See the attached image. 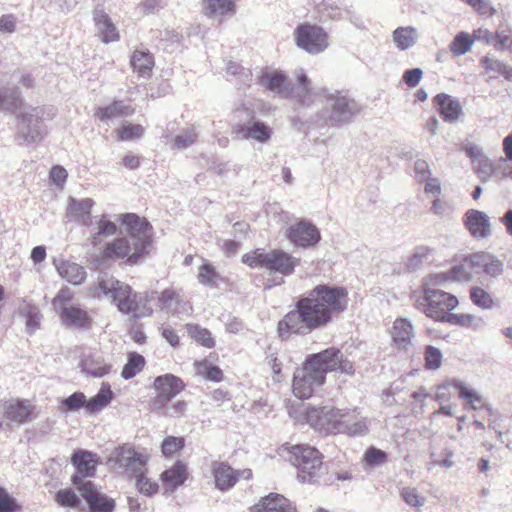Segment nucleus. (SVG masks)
Segmentation results:
<instances>
[{
	"instance_id": "f257e3e1",
	"label": "nucleus",
	"mask_w": 512,
	"mask_h": 512,
	"mask_svg": "<svg viewBox=\"0 0 512 512\" xmlns=\"http://www.w3.org/2000/svg\"><path fill=\"white\" fill-rule=\"evenodd\" d=\"M349 298L346 288L326 284L317 285L295 304L278 323L281 336L289 333L306 335L329 324L335 315L343 313Z\"/></svg>"
},
{
	"instance_id": "f03ea898",
	"label": "nucleus",
	"mask_w": 512,
	"mask_h": 512,
	"mask_svg": "<svg viewBox=\"0 0 512 512\" xmlns=\"http://www.w3.org/2000/svg\"><path fill=\"white\" fill-rule=\"evenodd\" d=\"M330 371L353 375L355 369L353 363L344 357L343 353L337 348L331 347L312 354L307 357L303 366L294 373L293 394L298 399L310 398L314 390L324 384L326 374Z\"/></svg>"
},
{
	"instance_id": "7ed1b4c3",
	"label": "nucleus",
	"mask_w": 512,
	"mask_h": 512,
	"mask_svg": "<svg viewBox=\"0 0 512 512\" xmlns=\"http://www.w3.org/2000/svg\"><path fill=\"white\" fill-rule=\"evenodd\" d=\"M120 220L128 236L107 243L99 259L103 262L123 259L129 265L137 264L151 245V226L144 218L133 213L121 215Z\"/></svg>"
},
{
	"instance_id": "20e7f679",
	"label": "nucleus",
	"mask_w": 512,
	"mask_h": 512,
	"mask_svg": "<svg viewBox=\"0 0 512 512\" xmlns=\"http://www.w3.org/2000/svg\"><path fill=\"white\" fill-rule=\"evenodd\" d=\"M294 78L295 82L292 83L282 71L275 70L261 73L258 80L265 90L281 98L294 99L304 106L312 105L317 93L305 71L302 68L295 70Z\"/></svg>"
},
{
	"instance_id": "39448f33",
	"label": "nucleus",
	"mask_w": 512,
	"mask_h": 512,
	"mask_svg": "<svg viewBox=\"0 0 512 512\" xmlns=\"http://www.w3.org/2000/svg\"><path fill=\"white\" fill-rule=\"evenodd\" d=\"M91 295L100 298L104 295L114 303L123 314H133L140 318L151 314V309L145 307V299L132 288L112 276H103L96 286L91 288Z\"/></svg>"
},
{
	"instance_id": "423d86ee",
	"label": "nucleus",
	"mask_w": 512,
	"mask_h": 512,
	"mask_svg": "<svg viewBox=\"0 0 512 512\" xmlns=\"http://www.w3.org/2000/svg\"><path fill=\"white\" fill-rule=\"evenodd\" d=\"M242 262L251 268L266 270L270 275L281 276L275 285L284 282V277L291 275L300 264V259L282 249H255L243 255Z\"/></svg>"
},
{
	"instance_id": "0eeeda50",
	"label": "nucleus",
	"mask_w": 512,
	"mask_h": 512,
	"mask_svg": "<svg viewBox=\"0 0 512 512\" xmlns=\"http://www.w3.org/2000/svg\"><path fill=\"white\" fill-rule=\"evenodd\" d=\"M437 286L431 283L429 276L422 285L423 296L415 300V307L435 321L446 322L451 311L459 305V300L453 294L436 288Z\"/></svg>"
},
{
	"instance_id": "6e6552de",
	"label": "nucleus",
	"mask_w": 512,
	"mask_h": 512,
	"mask_svg": "<svg viewBox=\"0 0 512 512\" xmlns=\"http://www.w3.org/2000/svg\"><path fill=\"white\" fill-rule=\"evenodd\" d=\"M317 97L323 98V108L319 118L329 126L341 127L352 121L360 108L357 102L340 91L328 93L326 90L315 91Z\"/></svg>"
},
{
	"instance_id": "1a4fd4ad",
	"label": "nucleus",
	"mask_w": 512,
	"mask_h": 512,
	"mask_svg": "<svg viewBox=\"0 0 512 512\" xmlns=\"http://www.w3.org/2000/svg\"><path fill=\"white\" fill-rule=\"evenodd\" d=\"M289 415L297 422L307 423L315 430L327 434L339 433L345 430L341 422L342 410L331 407H309L305 404H298L289 409Z\"/></svg>"
},
{
	"instance_id": "9d476101",
	"label": "nucleus",
	"mask_w": 512,
	"mask_h": 512,
	"mask_svg": "<svg viewBox=\"0 0 512 512\" xmlns=\"http://www.w3.org/2000/svg\"><path fill=\"white\" fill-rule=\"evenodd\" d=\"M150 458L145 449H136L129 443L115 447L109 454L107 464L116 471L127 473L132 477L145 469Z\"/></svg>"
},
{
	"instance_id": "9b49d317",
	"label": "nucleus",
	"mask_w": 512,
	"mask_h": 512,
	"mask_svg": "<svg viewBox=\"0 0 512 512\" xmlns=\"http://www.w3.org/2000/svg\"><path fill=\"white\" fill-rule=\"evenodd\" d=\"M290 461L297 468V477L303 483L315 481L322 473L319 451L307 445H294L289 449Z\"/></svg>"
},
{
	"instance_id": "f8f14e48",
	"label": "nucleus",
	"mask_w": 512,
	"mask_h": 512,
	"mask_svg": "<svg viewBox=\"0 0 512 512\" xmlns=\"http://www.w3.org/2000/svg\"><path fill=\"white\" fill-rule=\"evenodd\" d=\"M73 292L61 288L52 300L53 310L59 313L62 324L69 328H86L91 323L88 312L79 305H73Z\"/></svg>"
},
{
	"instance_id": "ddd939ff",
	"label": "nucleus",
	"mask_w": 512,
	"mask_h": 512,
	"mask_svg": "<svg viewBox=\"0 0 512 512\" xmlns=\"http://www.w3.org/2000/svg\"><path fill=\"white\" fill-rule=\"evenodd\" d=\"M44 114V107L24 106L16 115L18 137L26 143L41 140L45 134Z\"/></svg>"
},
{
	"instance_id": "4468645a",
	"label": "nucleus",
	"mask_w": 512,
	"mask_h": 512,
	"mask_svg": "<svg viewBox=\"0 0 512 512\" xmlns=\"http://www.w3.org/2000/svg\"><path fill=\"white\" fill-rule=\"evenodd\" d=\"M293 37L296 46L310 55L320 54L329 47L327 31L316 24L306 22L298 25Z\"/></svg>"
},
{
	"instance_id": "2eb2a0df",
	"label": "nucleus",
	"mask_w": 512,
	"mask_h": 512,
	"mask_svg": "<svg viewBox=\"0 0 512 512\" xmlns=\"http://www.w3.org/2000/svg\"><path fill=\"white\" fill-rule=\"evenodd\" d=\"M73 484L86 501L90 512H113L115 509V501L102 493L92 481H83L76 476Z\"/></svg>"
},
{
	"instance_id": "dca6fc26",
	"label": "nucleus",
	"mask_w": 512,
	"mask_h": 512,
	"mask_svg": "<svg viewBox=\"0 0 512 512\" xmlns=\"http://www.w3.org/2000/svg\"><path fill=\"white\" fill-rule=\"evenodd\" d=\"M154 388L157 395L152 400V409L161 412L166 404L184 389V383L179 377L165 374L155 378Z\"/></svg>"
},
{
	"instance_id": "f3484780",
	"label": "nucleus",
	"mask_w": 512,
	"mask_h": 512,
	"mask_svg": "<svg viewBox=\"0 0 512 512\" xmlns=\"http://www.w3.org/2000/svg\"><path fill=\"white\" fill-rule=\"evenodd\" d=\"M472 260L473 254L466 256L459 264L454 265L448 271L430 275L431 283L436 285H446L447 283L469 281L473 276V272L476 271Z\"/></svg>"
},
{
	"instance_id": "a211bd4d",
	"label": "nucleus",
	"mask_w": 512,
	"mask_h": 512,
	"mask_svg": "<svg viewBox=\"0 0 512 512\" xmlns=\"http://www.w3.org/2000/svg\"><path fill=\"white\" fill-rule=\"evenodd\" d=\"M285 235L292 244L303 248L314 246L321 239L319 229L306 220H301L291 225L286 230Z\"/></svg>"
},
{
	"instance_id": "6ab92c4d",
	"label": "nucleus",
	"mask_w": 512,
	"mask_h": 512,
	"mask_svg": "<svg viewBox=\"0 0 512 512\" xmlns=\"http://www.w3.org/2000/svg\"><path fill=\"white\" fill-rule=\"evenodd\" d=\"M234 132L240 139L254 140L258 143H268L273 135V129L259 120H249L244 124L237 125Z\"/></svg>"
},
{
	"instance_id": "aec40b11",
	"label": "nucleus",
	"mask_w": 512,
	"mask_h": 512,
	"mask_svg": "<svg viewBox=\"0 0 512 512\" xmlns=\"http://www.w3.org/2000/svg\"><path fill=\"white\" fill-rule=\"evenodd\" d=\"M34 405L26 399H10L2 403L5 418L16 425L28 421L34 411Z\"/></svg>"
},
{
	"instance_id": "412c9836",
	"label": "nucleus",
	"mask_w": 512,
	"mask_h": 512,
	"mask_svg": "<svg viewBox=\"0 0 512 512\" xmlns=\"http://www.w3.org/2000/svg\"><path fill=\"white\" fill-rule=\"evenodd\" d=\"M94 201L90 198L76 199L69 197L66 208V217L69 221H74L83 226L92 224L91 211Z\"/></svg>"
},
{
	"instance_id": "4be33fe9",
	"label": "nucleus",
	"mask_w": 512,
	"mask_h": 512,
	"mask_svg": "<svg viewBox=\"0 0 512 512\" xmlns=\"http://www.w3.org/2000/svg\"><path fill=\"white\" fill-rule=\"evenodd\" d=\"M215 485L219 490H228L233 487L239 478L250 479L252 471L244 469L235 471L232 467L225 463H219L213 470Z\"/></svg>"
},
{
	"instance_id": "5701e85b",
	"label": "nucleus",
	"mask_w": 512,
	"mask_h": 512,
	"mask_svg": "<svg viewBox=\"0 0 512 512\" xmlns=\"http://www.w3.org/2000/svg\"><path fill=\"white\" fill-rule=\"evenodd\" d=\"M465 226L471 235L477 239H484L492 234L489 216L479 210L470 209L465 213Z\"/></svg>"
},
{
	"instance_id": "b1692460",
	"label": "nucleus",
	"mask_w": 512,
	"mask_h": 512,
	"mask_svg": "<svg viewBox=\"0 0 512 512\" xmlns=\"http://www.w3.org/2000/svg\"><path fill=\"white\" fill-rule=\"evenodd\" d=\"M79 365L81 367L82 373L86 377L92 378L105 377L111 373L113 368L112 361L100 354H91L85 356Z\"/></svg>"
},
{
	"instance_id": "393cba45",
	"label": "nucleus",
	"mask_w": 512,
	"mask_h": 512,
	"mask_svg": "<svg viewBox=\"0 0 512 512\" xmlns=\"http://www.w3.org/2000/svg\"><path fill=\"white\" fill-rule=\"evenodd\" d=\"M250 512H297L296 507L283 495L270 493L250 508Z\"/></svg>"
},
{
	"instance_id": "a878e982",
	"label": "nucleus",
	"mask_w": 512,
	"mask_h": 512,
	"mask_svg": "<svg viewBox=\"0 0 512 512\" xmlns=\"http://www.w3.org/2000/svg\"><path fill=\"white\" fill-rule=\"evenodd\" d=\"M72 464L77 469V474L72 477L79 476L83 481H89L87 477H92L96 472L99 458L95 453L86 450L75 451L71 458Z\"/></svg>"
},
{
	"instance_id": "bb28decb",
	"label": "nucleus",
	"mask_w": 512,
	"mask_h": 512,
	"mask_svg": "<svg viewBox=\"0 0 512 512\" xmlns=\"http://www.w3.org/2000/svg\"><path fill=\"white\" fill-rule=\"evenodd\" d=\"M93 20L100 40L109 44L120 39L119 32L108 14L102 10H94Z\"/></svg>"
},
{
	"instance_id": "cd10ccee",
	"label": "nucleus",
	"mask_w": 512,
	"mask_h": 512,
	"mask_svg": "<svg viewBox=\"0 0 512 512\" xmlns=\"http://www.w3.org/2000/svg\"><path fill=\"white\" fill-rule=\"evenodd\" d=\"M453 387L459 393V398L465 401V405L471 409H479L483 406L481 395L468 384L459 379L447 380L440 385V389Z\"/></svg>"
},
{
	"instance_id": "c85d7f7f",
	"label": "nucleus",
	"mask_w": 512,
	"mask_h": 512,
	"mask_svg": "<svg viewBox=\"0 0 512 512\" xmlns=\"http://www.w3.org/2000/svg\"><path fill=\"white\" fill-rule=\"evenodd\" d=\"M53 265L58 274L73 285H80L85 279V269L75 262L54 258Z\"/></svg>"
},
{
	"instance_id": "c756f323",
	"label": "nucleus",
	"mask_w": 512,
	"mask_h": 512,
	"mask_svg": "<svg viewBox=\"0 0 512 512\" xmlns=\"http://www.w3.org/2000/svg\"><path fill=\"white\" fill-rule=\"evenodd\" d=\"M472 262L474 263L476 270L481 269L491 278H497L504 272L503 262L489 253H474Z\"/></svg>"
},
{
	"instance_id": "7c9ffc66",
	"label": "nucleus",
	"mask_w": 512,
	"mask_h": 512,
	"mask_svg": "<svg viewBox=\"0 0 512 512\" xmlns=\"http://www.w3.org/2000/svg\"><path fill=\"white\" fill-rule=\"evenodd\" d=\"M341 422L345 430H339L350 436L363 435L368 431L367 419L361 416L356 410H342Z\"/></svg>"
},
{
	"instance_id": "2f4dec72",
	"label": "nucleus",
	"mask_w": 512,
	"mask_h": 512,
	"mask_svg": "<svg viewBox=\"0 0 512 512\" xmlns=\"http://www.w3.org/2000/svg\"><path fill=\"white\" fill-rule=\"evenodd\" d=\"M434 102L438 106V110L446 122L453 123L457 121L459 116L462 114V106L460 102L448 94L440 93L436 95Z\"/></svg>"
},
{
	"instance_id": "473e14b6",
	"label": "nucleus",
	"mask_w": 512,
	"mask_h": 512,
	"mask_svg": "<svg viewBox=\"0 0 512 512\" xmlns=\"http://www.w3.org/2000/svg\"><path fill=\"white\" fill-rule=\"evenodd\" d=\"M391 37L394 46L400 51H405L418 43L420 34L416 27L408 25L397 27Z\"/></svg>"
},
{
	"instance_id": "72a5a7b5",
	"label": "nucleus",
	"mask_w": 512,
	"mask_h": 512,
	"mask_svg": "<svg viewBox=\"0 0 512 512\" xmlns=\"http://www.w3.org/2000/svg\"><path fill=\"white\" fill-rule=\"evenodd\" d=\"M391 336L398 349H406L413 338V326L406 318H399L393 322Z\"/></svg>"
},
{
	"instance_id": "f704fd0d",
	"label": "nucleus",
	"mask_w": 512,
	"mask_h": 512,
	"mask_svg": "<svg viewBox=\"0 0 512 512\" xmlns=\"http://www.w3.org/2000/svg\"><path fill=\"white\" fill-rule=\"evenodd\" d=\"M134 113V108L125 104L123 101H113L105 107H98L94 116L103 122L109 120L131 116Z\"/></svg>"
},
{
	"instance_id": "c9c22d12",
	"label": "nucleus",
	"mask_w": 512,
	"mask_h": 512,
	"mask_svg": "<svg viewBox=\"0 0 512 512\" xmlns=\"http://www.w3.org/2000/svg\"><path fill=\"white\" fill-rule=\"evenodd\" d=\"M187 468L183 462L177 461L171 468L161 474V480L166 490L174 491L187 479Z\"/></svg>"
},
{
	"instance_id": "e433bc0d",
	"label": "nucleus",
	"mask_w": 512,
	"mask_h": 512,
	"mask_svg": "<svg viewBox=\"0 0 512 512\" xmlns=\"http://www.w3.org/2000/svg\"><path fill=\"white\" fill-rule=\"evenodd\" d=\"M237 0H205L206 14L214 19H222L225 16H233L236 13Z\"/></svg>"
},
{
	"instance_id": "4c0bfd02",
	"label": "nucleus",
	"mask_w": 512,
	"mask_h": 512,
	"mask_svg": "<svg viewBox=\"0 0 512 512\" xmlns=\"http://www.w3.org/2000/svg\"><path fill=\"white\" fill-rule=\"evenodd\" d=\"M24 107L20 92L15 88L0 89V111L18 113Z\"/></svg>"
},
{
	"instance_id": "58836bf2",
	"label": "nucleus",
	"mask_w": 512,
	"mask_h": 512,
	"mask_svg": "<svg viewBox=\"0 0 512 512\" xmlns=\"http://www.w3.org/2000/svg\"><path fill=\"white\" fill-rule=\"evenodd\" d=\"M117 232V225L103 214L96 223V232L90 237L94 248L98 247L105 238L113 236Z\"/></svg>"
},
{
	"instance_id": "ea45409f",
	"label": "nucleus",
	"mask_w": 512,
	"mask_h": 512,
	"mask_svg": "<svg viewBox=\"0 0 512 512\" xmlns=\"http://www.w3.org/2000/svg\"><path fill=\"white\" fill-rule=\"evenodd\" d=\"M113 399V392L108 382H102L98 393L87 400L86 409L90 413H96L107 407Z\"/></svg>"
},
{
	"instance_id": "a19ab883",
	"label": "nucleus",
	"mask_w": 512,
	"mask_h": 512,
	"mask_svg": "<svg viewBox=\"0 0 512 512\" xmlns=\"http://www.w3.org/2000/svg\"><path fill=\"white\" fill-rule=\"evenodd\" d=\"M134 72L141 77H148L151 74L154 62L148 51L135 50L130 60Z\"/></svg>"
},
{
	"instance_id": "79ce46f5",
	"label": "nucleus",
	"mask_w": 512,
	"mask_h": 512,
	"mask_svg": "<svg viewBox=\"0 0 512 512\" xmlns=\"http://www.w3.org/2000/svg\"><path fill=\"white\" fill-rule=\"evenodd\" d=\"M317 12L321 20H340L344 18L350 11L346 8H341L337 3L327 0L321 2L317 6Z\"/></svg>"
},
{
	"instance_id": "37998d69",
	"label": "nucleus",
	"mask_w": 512,
	"mask_h": 512,
	"mask_svg": "<svg viewBox=\"0 0 512 512\" xmlns=\"http://www.w3.org/2000/svg\"><path fill=\"white\" fill-rule=\"evenodd\" d=\"M145 363V358L142 355L136 352L130 353L128 355L127 363L122 369L121 377L125 380L134 378L143 370Z\"/></svg>"
},
{
	"instance_id": "c03bdc74",
	"label": "nucleus",
	"mask_w": 512,
	"mask_h": 512,
	"mask_svg": "<svg viewBox=\"0 0 512 512\" xmlns=\"http://www.w3.org/2000/svg\"><path fill=\"white\" fill-rule=\"evenodd\" d=\"M470 300L471 302L483 309V310H492L495 306V302L491 294L479 286H472L470 288Z\"/></svg>"
},
{
	"instance_id": "a18cd8bd",
	"label": "nucleus",
	"mask_w": 512,
	"mask_h": 512,
	"mask_svg": "<svg viewBox=\"0 0 512 512\" xmlns=\"http://www.w3.org/2000/svg\"><path fill=\"white\" fill-rule=\"evenodd\" d=\"M474 39L467 32L458 33L449 45L450 52L456 56L466 54L472 47Z\"/></svg>"
},
{
	"instance_id": "49530a36",
	"label": "nucleus",
	"mask_w": 512,
	"mask_h": 512,
	"mask_svg": "<svg viewBox=\"0 0 512 512\" xmlns=\"http://www.w3.org/2000/svg\"><path fill=\"white\" fill-rule=\"evenodd\" d=\"M196 374L203 378L219 382L222 380V371L218 366L213 365L207 360L196 361L194 363Z\"/></svg>"
},
{
	"instance_id": "de8ad7c7",
	"label": "nucleus",
	"mask_w": 512,
	"mask_h": 512,
	"mask_svg": "<svg viewBox=\"0 0 512 512\" xmlns=\"http://www.w3.org/2000/svg\"><path fill=\"white\" fill-rule=\"evenodd\" d=\"M446 323L459 325L465 328L478 329L483 326V320L473 314H454L451 313Z\"/></svg>"
},
{
	"instance_id": "09e8293b",
	"label": "nucleus",
	"mask_w": 512,
	"mask_h": 512,
	"mask_svg": "<svg viewBox=\"0 0 512 512\" xmlns=\"http://www.w3.org/2000/svg\"><path fill=\"white\" fill-rule=\"evenodd\" d=\"M497 160H490L487 156L473 165L474 172L487 182L496 177Z\"/></svg>"
},
{
	"instance_id": "8fccbe9b",
	"label": "nucleus",
	"mask_w": 512,
	"mask_h": 512,
	"mask_svg": "<svg viewBox=\"0 0 512 512\" xmlns=\"http://www.w3.org/2000/svg\"><path fill=\"white\" fill-rule=\"evenodd\" d=\"M145 132V128L140 124L125 122L116 130L119 140L131 141L140 139Z\"/></svg>"
},
{
	"instance_id": "3c124183",
	"label": "nucleus",
	"mask_w": 512,
	"mask_h": 512,
	"mask_svg": "<svg viewBox=\"0 0 512 512\" xmlns=\"http://www.w3.org/2000/svg\"><path fill=\"white\" fill-rule=\"evenodd\" d=\"M23 315L26 318V331L29 334L34 333L36 330L40 328L42 315L37 306L27 304L23 308Z\"/></svg>"
},
{
	"instance_id": "603ef678",
	"label": "nucleus",
	"mask_w": 512,
	"mask_h": 512,
	"mask_svg": "<svg viewBox=\"0 0 512 512\" xmlns=\"http://www.w3.org/2000/svg\"><path fill=\"white\" fill-rule=\"evenodd\" d=\"M197 279L202 285L215 287L220 275L211 263L205 262L199 267Z\"/></svg>"
},
{
	"instance_id": "864d4df0",
	"label": "nucleus",
	"mask_w": 512,
	"mask_h": 512,
	"mask_svg": "<svg viewBox=\"0 0 512 512\" xmlns=\"http://www.w3.org/2000/svg\"><path fill=\"white\" fill-rule=\"evenodd\" d=\"M132 477L136 478V488L141 494L152 496L158 492L159 485L145 475V469L140 473H135Z\"/></svg>"
},
{
	"instance_id": "5fc2aeb1",
	"label": "nucleus",
	"mask_w": 512,
	"mask_h": 512,
	"mask_svg": "<svg viewBox=\"0 0 512 512\" xmlns=\"http://www.w3.org/2000/svg\"><path fill=\"white\" fill-rule=\"evenodd\" d=\"M159 301L163 308H166L173 313H180L179 305L181 304V296L174 290L165 289L161 293Z\"/></svg>"
},
{
	"instance_id": "6e6d98bb",
	"label": "nucleus",
	"mask_w": 512,
	"mask_h": 512,
	"mask_svg": "<svg viewBox=\"0 0 512 512\" xmlns=\"http://www.w3.org/2000/svg\"><path fill=\"white\" fill-rule=\"evenodd\" d=\"M188 330L191 337L202 346L212 348L215 345L212 334L208 329L202 328L198 325H189Z\"/></svg>"
},
{
	"instance_id": "4d7b16f0",
	"label": "nucleus",
	"mask_w": 512,
	"mask_h": 512,
	"mask_svg": "<svg viewBox=\"0 0 512 512\" xmlns=\"http://www.w3.org/2000/svg\"><path fill=\"white\" fill-rule=\"evenodd\" d=\"M481 65L484 67L487 74H489V78L487 81L491 79L497 78L499 75H503L505 64L496 58H491L488 56H484L480 60Z\"/></svg>"
},
{
	"instance_id": "13d9d810",
	"label": "nucleus",
	"mask_w": 512,
	"mask_h": 512,
	"mask_svg": "<svg viewBox=\"0 0 512 512\" xmlns=\"http://www.w3.org/2000/svg\"><path fill=\"white\" fill-rule=\"evenodd\" d=\"M433 250L426 246H420L415 249L413 255L409 258L407 267L410 270H417L432 255Z\"/></svg>"
},
{
	"instance_id": "bf43d9fd",
	"label": "nucleus",
	"mask_w": 512,
	"mask_h": 512,
	"mask_svg": "<svg viewBox=\"0 0 512 512\" xmlns=\"http://www.w3.org/2000/svg\"><path fill=\"white\" fill-rule=\"evenodd\" d=\"M442 364V353L441 351L429 345L425 349V366L428 370H437Z\"/></svg>"
},
{
	"instance_id": "052dcab7",
	"label": "nucleus",
	"mask_w": 512,
	"mask_h": 512,
	"mask_svg": "<svg viewBox=\"0 0 512 512\" xmlns=\"http://www.w3.org/2000/svg\"><path fill=\"white\" fill-rule=\"evenodd\" d=\"M401 496L408 505L416 508H421L426 502V498L421 496L418 490L414 487L403 488Z\"/></svg>"
},
{
	"instance_id": "680f3d73",
	"label": "nucleus",
	"mask_w": 512,
	"mask_h": 512,
	"mask_svg": "<svg viewBox=\"0 0 512 512\" xmlns=\"http://www.w3.org/2000/svg\"><path fill=\"white\" fill-rule=\"evenodd\" d=\"M184 447V439L181 437L168 436L161 445V451L164 456H173L177 451Z\"/></svg>"
},
{
	"instance_id": "e2e57ef3",
	"label": "nucleus",
	"mask_w": 512,
	"mask_h": 512,
	"mask_svg": "<svg viewBox=\"0 0 512 512\" xmlns=\"http://www.w3.org/2000/svg\"><path fill=\"white\" fill-rule=\"evenodd\" d=\"M494 47L497 50L512 52V31L509 28L500 29L495 34Z\"/></svg>"
},
{
	"instance_id": "0e129e2a",
	"label": "nucleus",
	"mask_w": 512,
	"mask_h": 512,
	"mask_svg": "<svg viewBox=\"0 0 512 512\" xmlns=\"http://www.w3.org/2000/svg\"><path fill=\"white\" fill-rule=\"evenodd\" d=\"M87 399L82 392H74L69 397L62 401V407L64 410L74 411L82 407L86 408Z\"/></svg>"
},
{
	"instance_id": "69168bd1",
	"label": "nucleus",
	"mask_w": 512,
	"mask_h": 512,
	"mask_svg": "<svg viewBox=\"0 0 512 512\" xmlns=\"http://www.w3.org/2000/svg\"><path fill=\"white\" fill-rule=\"evenodd\" d=\"M364 460L368 465L379 466L386 462L387 454L375 447H370L364 454Z\"/></svg>"
},
{
	"instance_id": "338daca9",
	"label": "nucleus",
	"mask_w": 512,
	"mask_h": 512,
	"mask_svg": "<svg viewBox=\"0 0 512 512\" xmlns=\"http://www.w3.org/2000/svg\"><path fill=\"white\" fill-rule=\"evenodd\" d=\"M56 500L60 505L66 507H76L80 502L78 495L71 489L58 491Z\"/></svg>"
},
{
	"instance_id": "774afa93",
	"label": "nucleus",
	"mask_w": 512,
	"mask_h": 512,
	"mask_svg": "<svg viewBox=\"0 0 512 512\" xmlns=\"http://www.w3.org/2000/svg\"><path fill=\"white\" fill-rule=\"evenodd\" d=\"M20 510V506L16 503L5 489L0 487V512H16Z\"/></svg>"
}]
</instances>
